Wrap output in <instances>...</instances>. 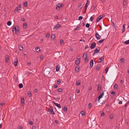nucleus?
I'll return each mask as SVG.
<instances>
[{"instance_id": "774afa93", "label": "nucleus", "mask_w": 129, "mask_h": 129, "mask_svg": "<svg viewBox=\"0 0 129 129\" xmlns=\"http://www.w3.org/2000/svg\"><path fill=\"white\" fill-rule=\"evenodd\" d=\"M32 129H36V127L35 126L33 127Z\"/></svg>"}, {"instance_id": "5fc2aeb1", "label": "nucleus", "mask_w": 129, "mask_h": 129, "mask_svg": "<svg viewBox=\"0 0 129 129\" xmlns=\"http://www.w3.org/2000/svg\"><path fill=\"white\" fill-rule=\"evenodd\" d=\"M78 7L79 8L80 7V9L82 7L81 4H79V5L78 6Z\"/></svg>"}, {"instance_id": "a211bd4d", "label": "nucleus", "mask_w": 129, "mask_h": 129, "mask_svg": "<svg viewBox=\"0 0 129 129\" xmlns=\"http://www.w3.org/2000/svg\"><path fill=\"white\" fill-rule=\"evenodd\" d=\"M81 81L80 80H79L77 81L76 83V85L77 86L79 85L80 84Z\"/></svg>"}, {"instance_id": "423d86ee", "label": "nucleus", "mask_w": 129, "mask_h": 129, "mask_svg": "<svg viewBox=\"0 0 129 129\" xmlns=\"http://www.w3.org/2000/svg\"><path fill=\"white\" fill-rule=\"evenodd\" d=\"M61 26V25H60V24H56L54 26V28L53 29H57L58 28L60 27Z\"/></svg>"}, {"instance_id": "c03bdc74", "label": "nucleus", "mask_w": 129, "mask_h": 129, "mask_svg": "<svg viewBox=\"0 0 129 129\" xmlns=\"http://www.w3.org/2000/svg\"><path fill=\"white\" fill-rule=\"evenodd\" d=\"M84 59H85V63L87 62L88 61V59H87L86 58Z\"/></svg>"}, {"instance_id": "cd10ccee", "label": "nucleus", "mask_w": 129, "mask_h": 129, "mask_svg": "<svg viewBox=\"0 0 129 129\" xmlns=\"http://www.w3.org/2000/svg\"><path fill=\"white\" fill-rule=\"evenodd\" d=\"M21 102L22 103H24V100L23 98L22 97H21Z\"/></svg>"}, {"instance_id": "f3484780", "label": "nucleus", "mask_w": 129, "mask_h": 129, "mask_svg": "<svg viewBox=\"0 0 129 129\" xmlns=\"http://www.w3.org/2000/svg\"><path fill=\"white\" fill-rule=\"evenodd\" d=\"M90 68H91L93 65V60L92 59L91 60L90 62Z\"/></svg>"}, {"instance_id": "8fccbe9b", "label": "nucleus", "mask_w": 129, "mask_h": 129, "mask_svg": "<svg viewBox=\"0 0 129 129\" xmlns=\"http://www.w3.org/2000/svg\"><path fill=\"white\" fill-rule=\"evenodd\" d=\"M5 104V103H0V105L1 106H3Z\"/></svg>"}, {"instance_id": "4c0bfd02", "label": "nucleus", "mask_w": 129, "mask_h": 129, "mask_svg": "<svg viewBox=\"0 0 129 129\" xmlns=\"http://www.w3.org/2000/svg\"><path fill=\"white\" fill-rule=\"evenodd\" d=\"M27 2H26L25 3H24L23 4V5L25 6V7H27Z\"/></svg>"}, {"instance_id": "f03ea898", "label": "nucleus", "mask_w": 129, "mask_h": 129, "mask_svg": "<svg viewBox=\"0 0 129 129\" xmlns=\"http://www.w3.org/2000/svg\"><path fill=\"white\" fill-rule=\"evenodd\" d=\"M21 8V6L20 5H19V6L17 7L15 9L14 12L15 13L17 12H18L19 11H20L21 10L20 8Z\"/></svg>"}, {"instance_id": "3c124183", "label": "nucleus", "mask_w": 129, "mask_h": 129, "mask_svg": "<svg viewBox=\"0 0 129 129\" xmlns=\"http://www.w3.org/2000/svg\"><path fill=\"white\" fill-rule=\"evenodd\" d=\"M57 82L58 84H59L61 82L60 80L59 79L57 81Z\"/></svg>"}, {"instance_id": "412c9836", "label": "nucleus", "mask_w": 129, "mask_h": 129, "mask_svg": "<svg viewBox=\"0 0 129 129\" xmlns=\"http://www.w3.org/2000/svg\"><path fill=\"white\" fill-rule=\"evenodd\" d=\"M9 60V57L8 55H7L6 56L5 61L6 62H8Z\"/></svg>"}, {"instance_id": "e2e57ef3", "label": "nucleus", "mask_w": 129, "mask_h": 129, "mask_svg": "<svg viewBox=\"0 0 129 129\" xmlns=\"http://www.w3.org/2000/svg\"><path fill=\"white\" fill-rule=\"evenodd\" d=\"M87 7H88V5H87V4H86V3L85 5V8L87 9Z\"/></svg>"}, {"instance_id": "ddd939ff", "label": "nucleus", "mask_w": 129, "mask_h": 129, "mask_svg": "<svg viewBox=\"0 0 129 129\" xmlns=\"http://www.w3.org/2000/svg\"><path fill=\"white\" fill-rule=\"evenodd\" d=\"M54 104L56 106L60 108L61 107V105L59 104H58V103H56L54 102H53Z\"/></svg>"}, {"instance_id": "de8ad7c7", "label": "nucleus", "mask_w": 129, "mask_h": 129, "mask_svg": "<svg viewBox=\"0 0 129 129\" xmlns=\"http://www.w3.org/2000/svg\"><path fill=\"white\" fill-rule=\"evenodd\" d=\"M93 16H91L90 17V20L91 21H92L93 20Z\"/></svg>"}, {"instance_id": "7c9ffc66", "label": "nucleus", "mask_w": 129, "mask_h": 129, "mask_svg": "<svg viewBox=\"0 0 129 129\" xmlns=\"http://www.w3.org/2000/svg\"><path fill=\"white\" fill-rule=\"evenodd\" d=\"M81 114L83 116H84L85 115V113L84 111H82L80 112Z\"/></svg>"}, {"instance_id": "69168bd1", "label": "nucleus", "mask_w": 129, "mask_h": 129, "mask_svg": "<svg viewBox=\"0 0 129 129\" xmlns=\"http://www.w3.org/2000/svg\"><path fill=\"white\" fill-rule=\"evenodd\" d=\"M80 41H83V42H85V40H84L83 39H82L80 40Z\"/></svg>"}, {"instance_id": "c85d7f7f", "label": "nucleus", "mask_w": 129, "mask_h": 129, "mask_svg": "<svg viewBox=\"0 0 129 129\" xmlns=\"http://www.w3.org/2000/svg\"><path fill=\"white\" fill-rule=\"evenodd\" d=\"M114 87L115 89H117L118 87V85L116 84H115L114 86Z\"/></svg>"}, {"instance_id": "e433bc0d", "label": "nucleus", "mask_w": 129, "mask_h": 129, "mask_svg": "<svg viewBox=\"0 0 129 129\" xmlns=\"http://www.w3.org/2000/svg\"><path fill=\"white\" fill-rule=\"evenodd\" d=\"M92 107V104L91 103H89L88 105V108L90 109Z\"/></svg>"}, {"instance_id": "a878e982", "label": "nucleus", "mask_w": 129, "mask_h": 129, "mask_svg": "<svg viewBox=\"0 0 129 129\" xmlns=\"http://www.w3.org/2000/svg\"><path fill=\"white\" fill-rule=\"evenodd\" d=\"M63 89L62 88H60L57 90L59 92H63Z\"/></svg>"}, {"instance_id": "ea45409f", "label": "nucleus", "mask_w": 129, "mask_h": 129, "mask_svg": "<svg viewBox=\"0 0 129 129\" xmlns=\"http://www.w3.org/2000/svg\"><path fill=\"white\" fill-rule=\"evenodd\" d=\"M83 17L82 16H80L78 18V20H80L83 19Z\"/></svg>"}, {"instance_id": "603ef678", "label": "nucleus", "mask_w": 129, "mask_h": 129, "mask_svg": "<svg viewBox=\"0 0 129 129\" xmlns=\"http://www.w3.org/2000/svg\"><path fill=\"white\" fill-rule=\"evenodd\" d=\"M43 57V55H41L40 57V58L41 59H42Z\"/></svg>"}, {"instance_id": "9b49d317", "label": "nucleus", "mask_w": 129, "mask_h": 129, "mask_svg": "<svg viewBox=\"0 0 129 129\" xmlns=\"http://www.w3.org/2000/svg\"><path fill=\"white\" fill-rule=\"evenodd\" d=\"M80 62V59L77 58L76 60H75V63L76 64H79Z\"/></svg>"}, {"instance_id": "f8f14e48", "label": "nucleus", "mask_w": 129, "mask_h": 129, "mask_svg": "<svg viewBox=\"0 0 129 129\" xmlns=\"http://www.w3.org/2000/svg\"><path fill=\"white\" fill-rule=\"evenodd\" d=\"M17 28H18V26L17 25L15 27L13 28L12 29V30L13 33H15V31H16V29Z\"/></svg>"}, {"instance_id": "39448f33", "label": "nucleus", "mask_w": 129, "mask_h": 129, "mask_svg": "<svg viewBox=\"0 0 129 129\" xmlns=\"http://www.w3.org/2000/svg\"><path fill=\"white\" fill-rule=\"evenodd\" d=\"M96 46V44L95 42H93L91 43V46L90 47L91 49H92L94 48Z\"/></svg>"}, {"instance_id": "49530a36", "label": "nucleus", "mask_w": 129, "mask_h": 129, "mask_svg": "<svg viewBox=\"0 0 129 129\" xmlns=\"http://www.w3.org/2000/svg\"><path fill=\"white\" fill-rule=\"evenodd\" d=\"M80 27L79 26H77V27L75 28L74 29V31H76L77 29H79Z\"/></svg>"}, {"instance_id": "6e6552de", "label": "nucleus", "mask_w": 129, "mask_h": 129, "mask_svg": "<svg viewBox=\"0 0 129 129\" xmlns=\"http://www.w3.org/2000/svg\"><path fill=\"white\" fill-rule=\"evenodd\" d=\"M104 17L103 16L100 15L99 16L96 20V22H98L102 18H103Z\"/></svg>"}, {"instance_id": "c756f323", "label": "nucleus", "mask_w": 129, "mask_h": 129, "mask_svg": "<svg viewBox=\"0 0 129 129\" xmlns=\"http://www.w3.org/2000/svg\"><path fill=\"white\" fill-rule=\"evenodd\" d=\"M109 69V68L108 67H106L105 69V71L106 72V73H107L108 72V70Z\"/></svg>"}, {"instance_id": "dca6fc26", "label": "nucleus", "mask_w": 129, "mask_h": 129, "mask_svg": "<svg viewBox=\"0 0 129 129\" xmlns=\"http://www.w3.org/2000/svg\"><path fill=\"white\" fill-rule=\"evenodd\" d=\"M125 24H123V28H122V33H123L124 32V31H125Z\"/></svg>"}, {"instance_id": "4d7b16f0", "label": "nucleus", "mask_w": 129, "mask_h": 129, "mask_svg": "<svg viewBox=\"0 0 129 129\" xmlns=\"http://www.w3.org/2000/svg\"><path fill=\"white\" fill-rule=\"evenodd\" d=\"M63 40L61 39L60 40V43L61 44L62 43H63Z\"/></svg>"}, {"instance_id": "1a4fd4ad", "label": "nucleus", "mask_w": 129, "mask_h": 129, "mask_svg": "<svg viewBox=\"0 0 129 129\" xmlns=\"http://www.w3.org/2000/svg\"><path fill=\"white\" fill-rule=\"evenodd\" d=\"M104 94V92H103L100 93L99 96H98V101H99L100 99L102 97L103 95Z\"/></svg>"}, {"instance_id": "bb28decb", "label": "nucleus", "mask_w": 129, "mask_h": 129, "mask_svg": "<svg viewBox=\"0 0 129 129\" xmlns=\"http://www.w3.org/2000/svg\"><path fill=\"white\" fill-rule=\"evenodd\" d=\"M59 66L58 65V66H57L56 67V71L57 72L58 71H59V70L60 69V67H59Z\"/></svg>"}, {"instance_id": "0e129e2a", "label": "nucleus", "mask_w": 129, "mask_h": 129, "mask_svg": "<svg viewBox=\"0 0 129 129\" xmlns=\"http://www.w3.org/2000/svg\"><path fill=\"white\" fill-rule=\"evenodd\" d=\"M113 117L112 115H110V119H112L113 118Z\"/></svg>"}, {"instance_id": "473e14b6", "label": "nucleus", "mask_w": 129, "mask_h": 129, "mask_svg": "<svg viewBox=\"0 0 129 129\" xmlns=\"http://www.w3.org/2000/svg\"><path fill=\"white\" fill-rule=\"evenodd\" d=\"M101 86L100 85H99L98 86V90H101Z\"/></svg>"}, {"instance_id": "4be33fe9", "label": "nucleus", "mask_w": 129, "mask_h": 129, "mask_svg": "<svg viewBox=\"0 0 129 129\" xmlns=\"http://www.w3.org/2000/svg\"><path fill=\"white\" fill-rule=\"evenodd\" d=\"M123 6L124 7H126V2L125 0H124L123 2Z\"/></svg>"}, {"instance_id": "4468645a", "label": "nucleus", "mask_w": 129, "mask_h": 129, "mask_svg": "<svg viewBox=\"0 0 129 129\" xmlns=\"http://www.w3.org/2000/svg\"><path fill=\"white\" fill-rule=\"evenodd\" d=\"M57 7L56 8V9H57V8H59V9L60 8V7H62L61 4H58L57 5Z\"/></svg>"}, {"instance_id": "37998d69", "label": "nucleus", "mask_w": 129, "mask_h": 129, "mask_svg": "<svg viewBox=\"0 0 129 129\" xmlns=\"http://www.w3.org/2000/svg\"><path fill=\"white\" fill-rule=\"evenodd\" d=\"M124 59L123 58H122L120 59V61L121 62H124Z\"/></svg>"}, {"instance_id": "f704fd0d", "label": "nucleus", "mask_w": 129, "mask_h": 129, "mask_svg": "<svg viewBox=\"0 0 129 129\" xmlns=\"http://www.w3.org/2000/svg\"><path fill=\"white\" fill-rule=\"evenodd\" d=\"M20 31L19 29V28L17 29V28H16V31H15V34L17 32H19Z\"/></svg>"}, {"instance_id": "338daca9", "label": "nucleus", "mask_w": 129, "mask_h": 129, "mask_svg": "<svg viewBox=\"0 0 129 129\" xmlns=\"http://www.w3.org/2000/svg\"><path fill=\"white\" fill-rule=\"evenodd\" d=\"M34 91L35 92H38V90L37 89H35Z\"/></svg>"}, {"instance_id": "864d4df0", "label": "nucleus", "mask_w": 129, "mask_h": 129, "mask_svg": "<svg viewBox=\"0 0 129 129\" xmlns=\"http://www.w3.org/2000/svg\"><path fill=\"white\" fill-rule=\"evenodd\" d=\"M50 35L49 34H46V37L47 38H49V37Z\"/></svg>"}, {"instance_id": "0eeeda50", "label": "nucleus", "mask_w": 129, "mask_h": 129, "mask_svg": "<svg viewBox=\"0 0 129 129\" xmlns=\"http://www.w3.org/2000/svg\"><path fill=\"white\" fill-rule=\"evenodd\" d=\"M95 35L97 39L99 40L100 39L101 36L99 35L98 33H96Z\"/></svg>"}, {"instance_id": "aec40b11", "label": "nucleus", "mask_w": 129, "mask_h": 129, "mask_svg": "<svg viewBox=\"0 0 129 129\" xmlns=\"http://www.w3.org/2000/svg\"><path fill=\"white\" fill-rule=\"evenodd\" d=\"M23 27L24 28H26L27 27V24L26 22L24 23L23 25Z\"/></svg>"}, {"instance_id": "7ed1b4c3", "label": "nucleus", "mask_w": 129, "mask_h": 129, "mask_svg": "<svg viewBox=\"0 0 129 129\" xmlns=\"http://www.w3.org/2000/svg\"><path fill=\"white\" fill-rule=\"evenodd\" d=\"M100 50V49L99 47H98L97 49H95L94 51L93 55H94L95 54L98 53L99 52Z\"/></svg>"}, {"instance_id": "79ce46f5", "label": "nucleus", "mask_w": 129, "mask_h": 129, "mask_svg": "<svg viewBox=\"0 0 129 129\" xmlns=\"http://www.w3.org/2000/svg\"><path fill=\"white\" fill-rule=\"evenodd\" d=\"M64 111H66L67 110V108L66 107H64L63 108Z\"/></svg>"}, {"instance_id": "f257e3e1", "label": "nucleus", "mask_w": 129, "mask_h": 129, "mask_svg": "<svg viewBox=\"0 0 129 129\" xmlns=\"http://www.w3.org/2000/svg\"><path fill=\"white\" fill-rule=\"evenodd\" d=\"M48 111L49 112L50 114L54 115L55 114L53 111L52 107H50V109H49Z\"/></svg>"}, {"instance_id": "09e8293b", "label": "nucleus", "mask_w": 129, "mask_h": 129, "mask_svg": "<svg viewBox=\"0 0 129 129\" xmlns=\"http://www.w3.org/2000/svg\"><path fill=\"white\" fill-rule=\"evenodd\" d=\"M51 37L52 38H53V39L55 37V36L54 35H52L51 36Z\"/></svg>"}, {"instance_id": "680f3d73", "label": "nucleus", "mask_w": 129, "mask_h": 129, "mask_svg": "<svg viewBox=\"0 0 129 129\" xmlns=\"http://www.w3.org/2000/svg\"><path fill=\"white\" fill-rule=\"evenodd\" d=\"M104 115L105 114L103 112V113L101 114V116H104Z\"/></svg>"}, {"instance_id": "6ab92c4d", "label": "nucleus", "mask_w": 129, "mask_h": 129, "mask_svg": "<svg viewBox=\"0 0 129 129\" xmlns=\"http://www.w3.org/2000/svg\"><path fill=\"white\" fill-rule=\"evenodd\" d=\"M18 62V59L17 58H16V60L14 62V66L15 67L16 66Z\"/></svg>"}, {"instance_id": "052dcab7", "label": "nucleus", "mask_w": 129, "mask_h": 129, "mask_svg": "<svg viewBox=\"0 0 129 129\" xmlns=\"http://www.w3.org/2000/svg\"><path fill=\"white\" fill-rule=\"evenodd\" d=\"M57 86V85L56 84V85H53V87L55 88H56Z\"/></svg>"}, {"instance_id": "20e7f679", "label": "nucleus", "mask_w": 129, "mask_h": 129, "mask_svg": "<svg viewBox=\"0 0 129 129\" xmlns=\"http://www.w3.org/2000/svg\"><path fill=\"white\" fill-rule=\"evenodd\" d=\"M104 56H103L101 58H100L97 61V62L98 63H99L103 61L104 59Z\"/></svg>"}, {"instance_id": "2f4dec72", "label": "nucleus", "mask_w": 129, "mask_h": 129, "mask_svg": "<svg viewBox=\"0 0 129 129\" xmlns=\"http://www.w3.org/2000/svg\"><path fill=\"white\" fill-rule=\"evenodd\" d=\"M19 88H21L23 87V85L22 83H20L19 84Z\"/></svg>"}, {"instance_id": "bf43d9fd", "label": "nucleus", "mask_w": 129, "mask_h": 129, "mask_svg": "<svg viewBox=\"0 0 129 129\" xmlns=\"http://www.w3.org/2000/svg\"><path fill=\"white\" fill-rule=\"evenodd\" d=\"M29 124L30 125H32L33 124V122L32 121L29 122Z\"/></svg>"}, {"instance_id": "a19ab883", "label": "nucleus", "mask_w": 129, "mask_h": 129, "mask_svg": "<svg viewBox=\"0 0 129 129\" xmlns=\"http://www.w3.org/2000/svg\"><path fill=\"white\" fill-rule=\"evenodd\" d=\"M100 66L97 65L96 66V70H99V69H100Z\"/></svg>"}, {"instance_id": "393cba45", "label": "nucleus", "mask_w": 129, "mask_h": 129, "mask_svg": "<svg viewBox=\"0 0 129 129\" xmlns=\"http://www.w3.org/2000/svg\"><path fill=\"white\" fill-rule=\"evenodd\" d=\"M35 50L37 52H39L40 51V49L39 48L36 47L35 48Z\"/></svg>"}, {"instance_id": "a18cd8bd", "label": "nucleus", "mask_w": 129, "mask_h": 129, "mask_svg": "<svg viewBox=\"0 0 129 129\" xmlns=\"http://www.w3.org/2000/svg\"><path fill=\"white\" fill-rule=\"evenodd\" d=\"M90 26V24L89 23H87L86 25V27L87 28H88Z\"/></svg>"}, {"instance_id": "58836bf2", "label": "nucleus", "mask_w": 129, "mask_h": 129, "mask_svg": "<svg viewBox=\"0 0 129 129\" xmlns=\"http://www.w3.org/2000/svg\"><path fill=\"white\" fill-rule=\"evenodd\" d=\"M124 43L125 44H129V40L126 41Z\"/></svg>"}, {"instance_id": "2eb2a0df", "label": "nucleus", "mask_w": 129, "mask_h": 129, "mask_svg": "<svg viewBox=\"0 0 129 129\" xmlns=\"http://www.w3.org/2000/svg\"><path fill=\"white\" fill-rule=\"evenodd\" d=\"M87 56V52L84 53L83 55V58H86Z\"/></svg>"}, {"instance_id": "72a5a7b5", "label": "nucleus", "mask_w": 129, "mask_h": 129, "mask_svg": "<svg viewBox=\"0 0 129 129\" xmlns=\"http://www.w3.org/2000/svg\"><path fill=\"white\" fill-rule=\"evenodd\" d=\"M7 24L8 25L10 26L11 24V22L10 21H8L7 22Z\"/></svg>"}, {"instance_id": "c9c22d12", "label": "nucleus", "mask_w": 129, "mask_h": 129, "mask_svg": "<svg viewBox=\"0 0 129 129\" xmlns=\"http://www.w3.org/2000/svg\"><path fill=\"white\" fill-rule=\"evenodd\" d=\"M104 40V39H103V40L101 39V40H100L98 41V43L99 44H100L101 43H102V42H103Z\"/></svg>"}, {"instance_id": "9d476101", "label": "nucleus", "mask_w": 129, "mask_h": 129, "mask_svg": "<svg viewBox=\"0 0 129 129\" xmlns=\"http://www.w3.org/2000/svg\"><path fill=\"white\" fill-rule=\"evenodd\" d=\"M108 95L103 98V101L104 102H106L108 99Z\"/></svg>"}, {"instance_id": "6e6d98bb", "label": "nucleus", "mask_w": 129, "mask_h": 129, "mask_svg": "<svg viewBox=\"0 0 129 129\" xmlns=\"http://www.w3.org/2000/svg\"><path fill=\"white\" fill-rule=\"evenodd\" d=\"M79 66H77L76 67L75 69V70L76 71H77V69H79Z\"/></svg>"}, {"instance_id": "5701e85b", "label": "nucleus", "mask_w": 129, "mask_h": 129, "mask_svg": "<svg viewBox=\"0 0 129 129\" xmlns=\"http://www.w3.org/2000/svg\"><path fill=\"white\" fill-rule=\"evenodd\" d=\"M19 48L20 50L21 51H23V47L21 45L19 46Z\"/></svg>"}, {"instance_id": "13d9d810", "label": "nucleus", "mask_w": 129, "mask_h": 129, "mask_svg": "<svg viewBox=\"0 0 129 129\" xmlns=\"http://www.w3.org/2000/svg\"><path fill=\"white\" fill-rule=\"evenodd\" d=\"M19 129H23L21 125H20L19 126Z\"/></svg>"}, {"instance_id": "b1692460", "label": "nucleus", "mask_w": 129, "mask_h": 129, "mask_svg": "<svg viewBox=\"0 0 129 129\" xmlns=\"http://www.w3.org/2000/svg\"><path fill=\"white\" fill-rule=\"evenodd\" d=\"M27 94L28 95V96L29 97H31V93L30 91H28L27 92Z\"/></svg>"}]
</instances>
